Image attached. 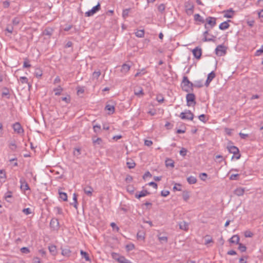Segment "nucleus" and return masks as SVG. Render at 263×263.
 <instances>
[{"label": "nucleus", "mask_w": 263, "mask_h": 263, "mask_svg": "<svg viewBox=\"0 0 263 263\" xmlns=\"http://www.w3.org/2000/svg\"><path fill=\"white\" fill-rule=\"evenodd\" d=\"M231 21V20H228L227 21L221 23L219 26V28L222 30H224L228 29L230 26L229 22H230Z\"/></svg>", "instance_id": "2eb2a0df"}, {"label": "nucleus", "mask_w": 263, "mask_h": 263, "mask_svg": "<svg viewBox=\"0 0 263 263\" xmlns=\"http://www.w3.org/2000/svg\"><path fill=\"white\" fill-rule=\"evenodd\" d=\"M50 226L53 230H57L59 228V221L56 218H52L50 222Z\"/></svg>", "instance_id": "1a4fd4ad"}, {"label": "nucleus", "mask_w": 263, "mask_h": 263, "mask_svg": "<svg viewBox=\"0 0 263 263\" xmlns=\"http://www.w3.org/2000/svg\"><path fill=\"white\" fill-rule=\"evenodd\" d=\"M158 239L160 241L161 243L165 242L166 243L168 241V238L165 236H161L159 235L158 236Z\"/></svg>", "instance_id": "c756f323"}, {"label": "nucleus", "mask_w": 263, "mask_h": 263, "mask_svg": "<svg viewBox=\"0 0 263 263\" xmlns=\"http://www.w3.org/2000/svg\"><path fill=\"white\" fill-rule=\"evenodd\" d=\"M239 176V174H232L230 177V179L231 180H238L237 177Z\"/></svg>", "instance_id": "3c124183"}, {"label": "nucleus", "mask_w": 263, "mask_h": 263, "mask_svg": "<svg viewBox=\"0 0 263 263\" xmlns=\"http://www.w3.org/2000/svg\"><path fill=\"white\" fill-rule=\"evenodd\" d=\"M93 191V189L90 186H87L84 188V193L88 196H92Z\"/></svg>", "instance_id": "6ab92c4d"}, {"label": "nucleus", "mask_w": 263, "mask_h": 263, "mask_svg": "<svg viewBox=\"0 0 263 263\" xmlns=\"http://www.w3.org/2000/svg\"><path fill=\"white\" fill-rule=\"evenodd\" d=\"M21 21V19L18 17H15L13 18L12 20V24L14 26H16L19 24L20 22Z\"/></svg>", "instance_id": "c9c22d12"}, {"label": "nucleus", "mask_w": 263, "mask_h": 263, "mask_svg": "<svg viewBox=\"0 0 263 263\" xmlns=\"http://www.w3.org/2000/svg\"><path fill=\"white\" fill-rule=\"evenodd\" d=\"M229 151L230 153H232L233 154H236V153H237L239 152V149L235 146H231L229 147Z\"/></svg>", "instance_id": "393cba45"}, {"label": "nucleus", "mask_w": 263, "mask_h": 263, "mask_svg": "<svg viewBox=\"0 0 263 263\" xmlns=\"http://www.w3.org/2000/svg\"><path fill=\"white\" fill-rule=\"evenodd\" d=\"M187 152V150L185 148L182 147L179 152V154L181 156L184 157L186 155Z\"/></svg>", "instance_id": "a19ab883"}, {"label": "nucleus", "mask_w": 263, "mask_h": 263, "mask_svg": "<svg viewBox=\"0 0 263 263\" xmlns=\"http://www.w3.org/2000/svg\"><path fill=\"white\" fill-rule=\"evenodd\" d=\"M54 210L56 212V213L58 214L61 215L63 213L62 210L60 207H55V208H54Z\"/></svg>", "instance_id": "4d7b16f0"}, {"label": "nucleus", "mask_w": 263, "mask_h": 263, "mask_svg": "<svg viewBox=\"0 0 263 263\" xmlns=\"http://www.w3.org/2000/svg\"><path fill=\"white\" fill-rule=\"evenodd\" d=\"M216 76L215 73L214 71L211 72L208 76L206 81L205 85L206 86H208L210 82L215 78Z\"/></svg>", "instance_id": "4468645a"}, {"label": "nucleus", "mask_w": 263, "mask_h": 263, "mask_svg": "<svg viewBox=\"0 0 263 263\" xmlns=\"http://www.w3.org/2000/svg\"><path fill=\"white\" fill-rule=\"evenodd\" d=\"M110 226L112 228L113 230L116 231V232H118L119 230V228L116 225L115 222H111L110 223Z\"/></svg>", "instance_id": "09e8293b"}, {"label": "nucleus", "mask_w": 263, "mask_h": 263, "mask_svg": "<svg viewBox=\"0 0 263 263\" xmlns=\"http://www.w3.org/2000/svg\"><path fill=\"white\" fill-rule=\"evenodd\" d=\"M130 68V66L126 64H124L122 65L121 71V72L123 73L124 74H126L127 73V72L129 70Z\"/></svg>", "instance_id": "412c9836"}, {"label": "nucleus", "mask_w": 263, "mask_h": 263, "mask_svg": "<svg viewBox=\"0 0 263 263\" xmlns=\"http://www.w3.org/2000/svg\"><path fill=\"white\" fill-rule=\"evenodd\" d=\"M31 67V65L29 64V62L27 59H25L23 63V67L24 68H28Z\"/></svg>", "instance_id": "13d9d810"}, {"label": "nucleus", "mask_w": 263, "mask_h": 263, "mask_svg": "<svg viewBox=\"0 0 263 263\" xmlns=\"http://www.w3.org/2000/svg\"><path fill=\"white\" fill-rule=\"evenodd\" d=\"M253 235V234L249 231H247L245 232V236L246 237H252Z\"/></svg>", "instance_id": "774afa93"}, {"label": "nucleus", "mask_w": 263, "mask_h": 263, "mask_svg": "<svg viewBox=\"0 0 263 263\" xmlns=\"http://www.w3.org/2000/svg\"><path fill=\"white\" fill-rule=\"evenodd\" d=\"M135 35L138 37H143L144 36V30L143 29L138 30L135 32Z\"/></svg>", "instance_id": "7c9ffc66"}, {"label": "nucleus", "mask_w": 263, "mask_h": 263, "mask_svg": "<svg viewBox=\"0 0 263 263\" xmlns=\"http://www.w3.org/2000/svg\"><path fill=\"white\" fill-rule=\"evenodd\" d=\"M199 177L201 180L205 181L207 177V174L205 173H201L199 175Z\"/></svg>", "instance_id": "052dcab7"}, {"label": "nucleus", "mask_w": 263, "mask_h": 263, "mask_svg": "<svg viewBox=\"0 0 263 263\" xmlns=\"http://www.w3.org/2000/svg\"><path fill=\"white\" fill-rule=\"evenodd\" d=\"M118 260L120 263H129V261L123 256L120 257Z\"/></svg>", "instance_id": "79ce46f5"}, {"label": "nucleus", "mask_w": 263, "mask_h": 263, "mask_svg": "<svg viewBox=\"0 0 263 263\" xmlns=\"http://www.w3.org/2000/svg\"><path fill=\"white\" fill-rule=\"evenodd\" d=\"M238 245H239L238 249L240 250V252H244L246 251L247 248L244 245L240 243H239Z\"/></svg>", "instance_id": "c03bdc74"}, {"label": "nucleus", "mask_w": 263, "mask_h": 263, "mask_svg": "<svg viewBox=\"0 0 263 263\" xmlns=\"http://www.w3.org/2000/svg\"><path fill=\"white\" fill-rule=\"evenodd\" d=\"M9 91L7 88H5L2 92V97L7 96V98H9Z\"/></svg>", "instance_id": "37998d69"}, {"label": "nucleus", "mask_w": 263, "mask_h": 263, "mask_svg": "<svg viewBox=\"0 0 263 263\" xmlns=\"http://www.w3.org/2000/svg\"><path fill=\"white\" fill-rule=\"evenodd\" d=\"M187 181L189 184H195V183H196L197 179H196V177L191 176H189V177H187Z\"/></svg>", "instance_id": "a878e982"}, {"label": "nucleus", "mask_w": 263, "mask_h": 263, "mask_svg": "<svg viewBox=\"0 0 263 263\" xmlns=\"http://www.w3.org/2000/svg\"><path fill=\"white\" fill-rule=\"evenodd\" d=\"M0 174H2V175L0 176V181L4 182L6 178V174L3 170H0Z\"/></svg>", "instance_id": "a18cd8bd"}, {"label": "nucleus", "mask_w": 263, "mask_h": 263, "mask_svg": "<svg viewBox=\"0 0 263 263\" xmlns=\"http://www.w3.org/2000/svg\"><path fill=\"white\" fill-rule=\"evenodd\" d=\"M192 52L194 56L196 59H199L201 58L202 54V50L201 48L199 47H196L193 50Z\"/></svg>", "instance_id": "9d476101"}, {"label": "nucleus", "mask_w": 263, "mask_h": 263, "mask_svg": "<svg viewBox=\"0 0 263 263\" xmlns=\"http://www.w3.org/2000/svg\"><path fill=\"white\" fill-rule=\"evenodd\" d=\"M186 100L187 102V105L190 106L193 103L194 105L196 104L195 102V96L193 93H187L186 96Z\"/></svg>", "instance_id": "423d86ee"}, {"label": "nucleus", "mask_w": 263, "mask_h": 263, "mask_svg": "<svg viewBox=\"0 0 263 263\" xmlns=\"http://www.w3.org/2000/svg\"><path fill=\"white\" fill-rule=\"evenodd\" d=\"M194 117V114L189 110H185L184 112H181L179 115V117L182 120H192Z\"/></svg>", "instance_id": "f03ea898"}, {"label": "nucleus", "mask_w": 263, "mask_h": 263, "mask_svg": "<svg viewBox=\"0 0 263 263\" xmlns=\"http://www.w3.org/2000/svg\"><path fill=\"white\" fill-rule=\"evenodd\" d=\"M262 53H263V45L261 46L260 49L256 51L255 55L259 56Z\"/></svg>", "instance_id": "6e6d98bb"}, {"label": "nucleus", "mask_w": 263, "mask_h": 263, "mask_svg": "<svg viewBox=\"0 0 263 263\" xmlns=\"http://www.w3.org/2000/svg\"><path fill=\"white\" fill-rule=\"evenodd\" d=\"M49 252L53 255H55L57 254V247L54 245L50 246L48 247Z\"/></svg>", "instance_id": "5701e85b"}, {"label": "nucleus", "mask_w": 263, "mask_h": 263, "mask_svg": "<svg viewBox=\"0 0 263 263\" xmlns=\"http://www.w3.org/2000/svg\"><path fill=\"white\" fill-rule=\"evenodd\" d=\"M61 100L64 102H65L66 103H69L70 101V97L69 96H67L66 97H62Z\"/></svg>", "instance_id": "864d4df0"}, {"label": "nucleus", "mask_w": 263, "mask_h": 263, "mask_svg": "<svg viewBox=\"0 0 263 263\" xmlns=\"http://www.w3.org/2000/svg\"><path fill=\"white\" fill-rule=\"evenodd\" d=\"M22 211L25 214L27 215H29L32 213L31 209L29 208L24 209Z\"/></svg>", "instance_id": "5fc2aeb1"}, {"label": "nucleus", "mask_w": 263, "mask_h": 263, "mask_svg": "<svg viewBox=\"0 0 263 263\" xmlns=\"http://www.w3.org/2000/svg\"><path fill=\"white\" fill-rule=\"evenodd\" d=\"M9 147L12 151H15L17 148V146L14 141L10 142L9 144Z\"/></svg>", "instance_id": "473e14b6"}, {"label": "nucleus", "mask_w": 263, "mask_h": 263, "mask_svg": "<svg viewBox=\"0 0 263 263\" xmlns=\"http://www.w3.org/2000/svg\"><path fill=\"white\" fill-rule=\"evenodd\" d=\"M93 130L96 133H98L100 132L101 126L100 125H95L93 126Z\"/></svg>", "instance_id": "49530a36"}, {"label": "nucleus", "mask_w": 263, "mask_h": 263, "mask_svg": "<svg viewBox=\"0 0 263 263\" xmlns=\"http://www.w3.org/2000/svg\"><path fill=\"white\" fill-rule=\"evenodd\" d=\"M179 228L181 230H184V231H187L189 229V223L185 221H182L180 222L179 223Z\"/></svg>", "instance_id": "a211bd4d"}, {"label": "nucleus", "mask_w": 263, "mask_h": 263, "mask_svg": "<svg viewBox=\"0 0 263 263\" xmlns=\"http://www.w3.org/2000/svg\"><path fill=\"white\" fill-rule=\"evenodd\" d=\"M185 11L187 15H191L193 14L194 6L193 4L188 1L185 4Z\"/></svg>", "instance_id": "7ed1b4c3"}, {"label": "nucleus", "mask_w": 263, "mask_h": 263, "mask_svg": "<svg viewBox=\"0 0 263 263\" xmlns=\"http://www.w3.org/2000/svg\"><path fill=\"white\" fill-rule=\"evenodd\" d=\"M105 108L109 111L108 114H112L115 112V105L114 104H107Z\"/></svg>", "instance_id": "f3484780"}, {"label": "nucleus", "mask_w": 263, "mask_h": 263, "mask_svg": "<svg viewBox=\"0 0 263 263\" xmlns=\"http://www.w3.org/2000/svg\"><path fill=\"white\" fill-rule=\"evenodd\" d=\"M170 194V192L167 190H163L161 191V195L163 197H166Z\"/></svg>", "instance_id": "338daca9"}, {"label": "nucleus", "mask_w": 263, "mask_h": 263, "mask_svg": "<svg viewBox=\"0 0 263 263\" xmlns=\"http://www.w3.org/2000/svg\"><path fill=\"white\" fill-rule=\"evenodd\" d=\"M234 193L238 196H242L245 193V189L238 187L235 190Z\"/></svg>", "instance_id": "aec40b11"}, {"label": "nucleus", "mask_w": 263, "mask_h": 263, "mask_svg": "<svg viewBox=\"0 0 263 263\" xmlns=\"http://www.w3.org/2000/svg\"><path fill=\"white\" fill-rule=\"evenodd\" d=\"M20 81L22 84H28L29 87L30 86V85L29 84L28 82V80L27 77H21L20 78Z\"/></svg>", "instance_id": "2f4dec72"}, {"label": "nucleus", "mask_w": 263, "mask_h": 263, "mask_svg": "<svg viewBox=\"0 0 263 263\" xmlns=\"http://www.w3.org/2000/svg\"><path fill=\"white\" fill-rule=\"evenodd\" d=\"M21 252L22 253L28 254L30 252L29 249L27 247H23L21 249Z\"/></svg>", "instance_id": "603ef678"}, {"label": "nucleus", "mask_w": 263, "mask_h": 263, "mask_svg": "<svg viewBox=\"0 0 263 263\" xmlns=\"http://www.w3.org/2000/svg\"><path fill=\"white\" fill-rule=\"evenodd\" d=\"M101 75V72L100 70L93 72L92 74V78L93 79H98Z\"/></svg>", "instance_id": "de8ad7c7"}, {"label": "nucleus", "mask_w": 263, "mask_h": 263, "mask_svg": "<svg viewBox=\"0 0 263 263\" xmlns=\"http://www.w3.org/2000/svg\"><path fill=\"white\" fill-rule=\"evenodd\" d=\"M215 53L218 56H223L226 53V48L222 45H219L216 48Z\"/></svg>", "instance_id": "39448f33"}, {"label": "nucleus", "mask_w": 263, "mask_h": 263, "mask_svg": "<svg viewBox=\"0 0 263 263\" xmlns=\"http://www.w3.org/2000/svg\"><path fill=\"white\" fill-rule=\"evenodd\" d=\"M149 194V193L147 191L142 190L138 193H137L135 194V197L138 199H140L141 197H145Z\"/></svg>", "instance_id": "dca6fc26"}, {"label": "nucleus", "mask_w": 263, "mask_h": 263, "mask_svg": "<svg viewBox=\"0 0 263 263\" xmlns=\"http://www.w3.org/2000/svg\"><path fill=\"white\" fill-rule=\"evenodd\" d=\"M63 88L61 86H59L57 88H55L53 89V91L55 92V95L59 96L61 94Z\"/></svg>", "instance_id": "bb28decb"}, {"label": "nucleus", "mask_w": 263, "mask_h": 263, "mask_svg": "<svg viewBox=\"0 0 263 263\" xmlns=\"http://www.w3.org/2000/svg\"><path fill=\"white\" fill-rule=\"evenodd\" d=\"M80 254L82 255V257L84 258L86 261H90V259L89 257L88 254L87 252L83 250H81Z\"/></svg>", "instance_id": "cd10ccee"}, {"label": "nucleus", "mask_w": 263, "mask_h": 263, "mask_svg": "<svg viewBox=\"0 0 263 263\" xmlns=\"http://www.w3.org/2000/svg\"><path fill=\"white\" fill-rule=\"evenodd\" d=\"M156 100L160 103H162L164 101V98L161 95H158L156 97Z\"/></svg>", "instance_id": "8fccbe9b"}, {"label": "nucleus", "mask_w": 263, "mask_h": 263, "mask_svg": "<svg viewBox=\"0 0 263 263\" xmlns=\"http://www.w3.org/2000/svg\"><path fill=\"white\" fill-rule=\"evenodd\" d=\"M239 237L237 235H233L230 239V242L233 243L239 244Z\"/></svg>", "instance_id": "4be33fe9"}, {"label": "nucleus", "mask_w": 263, "mask_h": 263, "mask_svg": "<svg viewBox=\"0 0 263 263\" xmlns=\"http://www.w3.org/2000/svg\"><path fill=\"white\" fill-rule=\"evenodd\" d=\"M81 149L80 148H74L73 150V155L77 157H79L81 154Z\"/></svg>", "instance_id": "72a5a7b5"}, {"label": "nucleus", "mask_w": 263, "mask_h": 263, "mask_svg": "<svg viewBox=\"0 0 263 263\" xmlns=\"http://www.w3.org/2000/svg\"><path fill=\"white\" fill-rule=\"evenodd\" d=\"M60 198L62 199L63 201L67 200V195L66 193L64 192H59Z\"/></svg>", "instance_id": "f704fd0d"}, {"label": "nucleus", "mask_w": 263, "mask_h": 263, "mask_svg": "<svg viewBox=\"0 0 263 263\" xmlns=\"http://www.w3.org/2000/svg\"><path fill=\"white\" fill-rule=\"evenodd\" d=\"M127 191L128 192L132 194L134 192V188L132 185H128L127 186Z\"/></svg>", "instance_id": "69168bd1"}, {"label": "nucleus", "mask_w": 263, "mask_h": 263, "mask_svg": "<svg viewBox=\"0 0 263 263\" xmlns=\"http://www.w3.org/2000/svg\"><path fill=\"white\" fill-rule=\"evenodd\" d=\"M223 13H224L223 16H224V17H226V18H232L234 15V11L232 8H230L229 10L224 11Z\"/></svg>", "instance_id": "ddd939ff"}, {"label": "nucleus", "mask_w": 263, "mask_h": 263, "mask_svg": "<svg viewBox=\"0 0 263 263\" xmlns=\"http://www.w3.org/2000/svg\"><path fill=\"white\" fill-rule=\"evenodd\" d=\"M166 166H171L172 167H174V163L171 159H167L165 162Z\"/></svg>", "instance_id": "4c0bfd02"}, {"label": "nucleus", "mask_w": 263, "mask_h": 263, "mask_svg": "<svg viewBox=\"0 0 263 263\" xmlns=\"http://www.w3.org/2000/svg\"><path fill=\"white\" fill-rule=\"evenodd\" d=\"M204 28L206 29L205 31L203 32V35L204 38L202 39V41L203 42H214V40L213 39H208V37H206L207 34H208L209 31L210 30V28H209V26H207V24L204 25Z\"/></svg>", "instance_id": "9b49d317"}, {"label": "nucleus", "mask_w": 263, "mask_h": 263, "mask_svg": "<svg viewBox=\"0 0 263 263\" xmlns=\"http://www.w3.org/2000/svg\"><path fill=\"white\" fill-rule=\"evenodd\" d=\"M165 9V6L163 4H161L160 5H159L158 7V11L162 13L164 11Z\"/></svg>", "instance_id": "58836bf2"}, {"label": "nucleus", "mask_w": 263, "mask_h": 263, "mask_svg": "<svg viewBox=\"0 0 263 263\" xmlns=\"http://www.w3.org/2000/svg\"><path fill=\"white\" fill-rule=\"evenodd\" d=\"M102 142V140L101 138H98L96 140H93V143L94 144H101Z\"/></svg>", "instance_id": "bf43d9fd"}, {"label": "nucleus", "mask_w": 263, "mask_h": 263, "mask_svg": "<svg viewBox=\"0 0 263 263\" xmlns=\"http://www.w3.org/2000/svg\"><path fill=\"white\" fill-rule=\"evenodd\" d=\"M207 26L209 25V28L212 29L216 24V18L214 17L209 16L206 18Z\"/></svg>", "instance_id": "6e6552de"}, {"label": "nucleus", "mask_w": 263, "mask_h": 263, "mask_svg": "<svg viewBox=\"0 0 263 263\" xmlns=\"http://www.w3.org/2000/svg\"><path fill=\"white\" fill-rule=\"evenodd\" d=\"M100 9H101L100 4L99 3H98V4L96 6H95V7H92V8L91 10L86 12L85 13V15L86 16H88V17L92 16L97 11L100 10Z\"/></svg>", "instance_id": "20e7f679"}, {"label": "nucleus", "mask_w": 263, "mask_h": 263, "mask_svg": "<svg viewBox=\"0 0 263 263\" xmlns=\"http://www.w3.org/2000/svg\"><path fill=\"white\" fill-rule=\"evenodd\" d=\"M42 74V71L40 69H36L35 70L34 75L36 78H40Z\"/></svg>", "instance_id": "e433bc0d"}, {"label": "nucleus", "mask_w": 263, "mask_h": 263, "mask_svg": "<svg viewBox=\"0 0 263 263\" xmlns=\"http://www.w3.org/2000/svg\"><path fill=\"white\" fill-rule=\"evenodd\" d=\"M21 189L24 191L30 190L29 186L24 178H21L20 180Z\"/></svg>", "instance_id": "f8f14e48"}, {"label": "nucleus", "mask_w": 263, "mask_h": 263, "mask_svg": "<svg viewBox=\"0 0 263 263\" xmlns=\"http://www.w3.org/2000/svg\"><path fill=\"white\" fill-rule=\"evenodd\" d=\"M12 128L14 131L18 134H23L24 132V129L19 122H15L12 125Z\"/></svg>", "instance_id": "0eeeda50"}, {"label": "nucleus", "mask_w": 263, "mask_h": 263, "mask_svg": "<svg viewBox=\"0 0 263 263\" xmlns=\"http://www.w3.org/2000/svg\"><path fill=\"white\" fill-rule=\"evenodd\" d=\"M127 166L129 168H133L135 166V163L131 161L130 162H127L126 163Z\"/></svg>", "instance_id": "e2e57ef3"}, {"label": "nucleus", "mask_w": 263, "mask_h": 263, "mask_svg": "<svg viewBox=\"0 0 263 263\" xmlns=\"http://www.w3.org/2000/svg\"><path fill=\"white\" fill-rule=\"evenodd\" d=\"M194 20L196 21H198L202 23H204V20L199 14H196L194 15Z\"/></svg>", "instance_id": "c85d7f7f"}, {"label": "nucleus", "mask_w": 263, "mask_h": 263, "mask_svg": "<svg viewBox=\"0 0 263 263\" xmlns=\"http://www.w3.org/2000/svg\"><path fill=\"white\" fill-rule=\"evenodd\" d=\"M129 11L130 9H126L123 10L122 16L123 18H126L128 16Z\"/></svg>", "instance_id": "ea45409f"}, {"label": "nucleus", "mask_w": 263, "mask_h": 263, "mask_svg": "<svg viewBox=\"0 0 263 263\" xmlns=\"http://www.w3.org/2000/svg\"><path fill=\"white\" fill-rule=\"evenodd\" d=\"M134 93H135V95L137 96H140V95L143 96V95H144V92H143L142 88H141L140 90H139V91H137L135 90Z\"/></svg>", "instance_id": "680f3d73"}, {"label": "nucleus", "mask_w": 263, "mask_h": 263, "mask_svg": "<svg viewBox=\"0 0 263 263\" xmlns=\"http://www.w3.org/2000/svg\"><path fill=\"white\" fill-rule=\"evenodd\" d=\"M71 253V251L68 248H65L62 249V254L63 256L68 257L70 256Z\"/></svg>", "instance_id": "b1692460"}, {"label": "nucleus", "mask_w": 263, "mask_h": 263, "mask_svg": "<svg viewBox=\"0 0 263 263\" xmlns=\"http://www.w3.org/2000/svg\"><path fill=\"white\" fill-rule=\"evenodd\" d=\"M126 248L128 251H130V250H133L135 248V246H134V244L130 243V244L127 245L126 246Z\"/></svg>", "instance_id": "0e129e2a"}, {"label": "nucleus", "mask_w": 263, "mask_h": 263, "mask_svg": "<svg viewBox=\"0 0 263 263\" xmlns=\"http://www.w3.org/2000/svg\"><path fill=\"white\" fill-rule=\"evenodd\" d=\"M193 84L190 82L186 76H184L181 84L182 89L186 92H190L193 90Z\"/></svg>", "instance_id": "f257e3e1"}]
</instances>
